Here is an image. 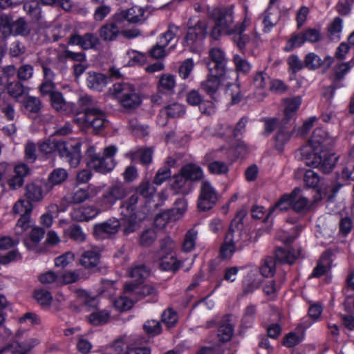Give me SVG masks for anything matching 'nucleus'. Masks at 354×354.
<instances>
[{"mask_svg":"<svg viewBox=\"0 0 354 354\" xmlns=\"http://www.w3.org/2000/svg\"><path fill=\"white\" fill-rule=\"evenodd\" d=\"M81 145V142L77 140L65 142L48 139L39 145V150L45 154L57 151L59 156L65 158L72 167H77L82 158Z\"/></svg>","mask_w":354,"mask_h":354,"instance_id":"1","label":"nucleus"},{"mask_svg":"<svg viewBox=\"0 0 354 354\" xmlns=\"http://www.w3.org/2000/svg\"><path fill=\"white\" fill-rule=\"evenodd\" d=\"M209 17L214 22L211 32V37L214 39H218L223 33L231 35L234 31H245V27L243 23L233 25V11L230 8H214L209 12Z\"/></svg>","mask_w":354,"mask_h":354,"instance_id":"2","label":"nucleus"},{"mask_svg":"<svg viewBox=\"0 0 354 354\" xmlns=\"http://www.w3.org/2000/svg\"><path fill=\"white\" fill-rule=\"evenodd\" d=\"M301 249L279 248L275 251L274 258L267 257L260 268L261 274L265 277H273L276 272V262L281 263L293 264L299 257Z\"/></svg>","mask_w":354,"mask_h":354,"instance_id":"3","label":"nucleus"},{"mask_svg":"<svg viewBox=\"0 0 354 354\" xmlns=\"http://www.w3.org/2000/svg\"><path fill=\"white\" fill-rule=\"evenodd\" d=\"M31 32V28L23 17L15 19L12 15H0V38L6 40L10 36L27 37Z\"/></svg>","mask_w":354,"mask_h":354,"instance_id":"4","label":"nucleus"},{"mask_svg":"<svg viewBox=\"0 0 354 354\" xmlns=\"http://www.w3.org/2000/svg\"><path fill=\"white\" fill-rule=\"evenodd\" d=\"M129 189L121 181H116L109 185L97 199V204L102 211L112 208L118 201H122L128 194Z\"/></svg>","mask_w":354,"mask_h":354,"instance_id":"5","label":"nucleus"},{"mask_svg":"<svg viewBox=\"0 0 354 354\" xmlns=\"http://www.w3.org/2000/svg\"><path fill=\"white\" fill-rule=\"evenodd\" d=\"M113 93L118 99L121 106L128 111L137 109L142 100L135 87L128 83H117L113 86Z\"/></svg>","mask_w":354,"mask_h":354,"instance_id":"6","label":"nucleus"},{"mask_svg":"<svg viewBox=\"0 0 354 354\" xmlns=\"http://www.w3.org/2000/svg\"><path fill=\"white\" fill-rule=\"evenodd\" d=\"M74 120L86 128H92L95 133L103 129L107 122L104 112L96 107L86 108Z\"/></svg>","mask_w":354,"mask_h":354,"instance_id":"7","label":"nucleus"},{"mask_svg":"<svg viewBox=\"0 0 354 354\" xmlns=\"http://www.w3.org/2000/svg\"><path fill=\"white\" fill-rule=\"evenodd\" d=\"M32 205L28 202H17L13 207L15 214H20L15 227V234L18 236L23 234L24 232L30 228L33 221L30 218Z\"/></svg>","mask_w":354,"mask_h":354,"instance_id":"8","label":"nucleus"},{"mask_svg":"<svg viewBox=\"0 0 354 354\" xmlns=\"http://www.w3.org/2000/svg\"><path fill=\"white\" fill-rule=\"evenodd\" d=\"M218 201V194L212 184L207 180L203 181L200 187V194L197 206L200 211L211 209Z\"/></svg>","mask_w":354,"mask_h":354,"instance_id":"9","label":"nucleus"},{"mask_svg":"<svg viewBox=\"0 0 354 354\" xmlns=\"http://www.w3.org/2000/svg\"><path fill=\"white\" fill-rule=\"evenodd\" d=\"M86 156L87 165L97 172L106 174L112 171L115 166L114 160L105 158L104 156L96 153L93 147H90L87 149Z\"/></svg>","mask_w":354,"mask_h":354,"instance_id":"10","label":"nucleus"},{"mask_svg":"<svg viewBox=\"0 0 354 354\" xmlns=\"http://www.w3.org/2000/svg\"><path fill=\"white\" fill-rule=\"evenodd\" d=\"M122 27L123 25L114 14L97 30L98 38L104 42L114 41L120 35Z\"/></svg>","mask_w":354,"mask_h":354,"instance_id":"11","label":"nucleus"},{"mask_svg":"<svg viewBox=\"0 0 354 354\" xmlns=\"http://www.w3.org/2000/svg\"><path fill=\"white\" fill-rule=\"evenodd\" d=\"M21 335L22 332L18 331L16 333L15 339L2 348L0 354H26L39 343L38 340L34 338L21 342L20 339Z\"/></svg>","mask_w":354,"mask_h":354,"instance_id":"12","label":"nucleus"},{"mask_svg":"<svg viewBox=\"0 0 354 354\" xmlns=\"http://www.w3.org/2000/svg\"><path fill=\"white\" fill-rule=\"evenodd\" d=\"M206 25L198 21L194 27L188 29L183 45L194 50L202 44V41L206 35Z\"/></svg>","mask_w":354,"mask_h":354,"instance_id":"13","label":"nucleus"},{"mask_svg":"<svg viewBox=\"0 0 354 354\" xmlns=\"http://www.w3.org/2000/svg\"><path fill=\"white\" fill-rule=\"evenodd\" d=\"M187 202L183 198H178L174 203V206L172 209L162 212L156 216V222L158 225H165L171 221L178 219L187 210Z\"/></svg>","mask_w":354,"mask_h":354,"instance_id":"14","label":"nucleus"},{"mask_svg":"<svg viewBox=\"0 0 354 354\" xmlns=\"http://www.w3.org/2000/svg\"><path fill=\"white\" fill-rule=\"evenodd\" d=\"M247 215L245 209L239 210L234 218L232 221L229 230L225 235V239L229 242L237 244L241 240L243 230V219Z\"/></svg>","mask_w":354,"mask_h":354,"instance_id":"15","label":"nucleus"},{"mask_svg":"<svg viewBox=\"0 0 354 354\" xmlns=\"http://www.w3.org/2000/svg\"><path fill=\"white\" fill-rule=\"evenodd\" d=\"M124 292L136 301L142 299L147 297L153 298L157 295L156 288L151 285H142L140 283H129L124 286Z\"/></svg>","mask_w":354,"mask_h":354,"instance_id":"16","label":"nucleus"},{"mask_svg":"<svg viewBox=\"0 0 354 354\" xmlns=\"http://www.w3.org/2000/svg\"><path fill=\"white\" fill-rule=\"evenodd\" d=\"M115 15L122 25L125 21L131 24H142L147 18V16H145V10L138 6L120 10L115 13Z\"/></svg>","mask_w":354,"mask_h":354,"instance_id":"17","label":"nucleus"},{"mask_svg":"<svg viewBox=\"0 0 354 354\" xmlns=\"http://www.w3.org/2000/svg\"><path fill=\"white\" fill-rule=\"evenodd\" d=\"M100 40L92 32H86L82 35L79 34H73L70 36L68 41V45H77L83 50L95 48L100 45Z\"/></svg>","mask_w":354,"mask_h":354,"instance_id":"18","label":"nucleus"},{"mask_svg":"<svg viewBox=\"0 0 354 354\" xmlns=\"http://www.w3.org/2000/svg\"><path fill=\"white\" fill-rule=\"evenodd\" d=\"M120 221L115 218H111L94 226L93 233L99 239H104L115 235L120 228Z\"/></svg>","mask_w":354,"mask_h":354,"instance_id":"19","label":"nucleus"},{"mask_svg":"<svg viewBox=\"0 0 354 354\" xmlns=\"http://www.w3.org/2000/svg\"><path fill=\"white\" fill-rule=\"evenodd\" d=\"M334 58L330 56H326L324 59H322L319 56L314 53H308L304 58V66L308 70L315 71L320 67H324L326 72L333 64Z\"/></svg>","mask_w":354,"mask_h":354,"instance_id":"20","label":"nucleus"},{"mask_svg":"<svg viewBox=\"0 0 354 354\" xmlns=\"http://www.w3.org/2000/svg\"><path fill=\"white\" fill-rule=\"evenodd\" d=\"M333 140L329 138L328 133L322 128L315 129L308 140V145L313 149L327 147L332 145Z\"/></svg>","mask_w":354,"mask_h":354,"instance_id":"21","label":"nucleus"},{"mask_svg":"<svg viewBox=\"0 0 354 354\" xmlns=\"http://www.w3.org/2000/svg\"><path fill=\"white\" fill-rule=\"evenodd\" d=\"M142 206V201L137 194H133L129 197L124 198L120 205V215H137V212Z\"/></svg>","mask_w":354,"mask_h":354,"instance_id":"22","label":"nucleus"},{"mask_svg":"<svg viewBox=\"0 0 354 354\" xmlns=\"http://www.w3.org/2000/svg\"><path fill=\"white\" fill-rule=\"evenodd\" d=\"M354 66V60L348 62H343L336 65L333 68V75L331 76L332 84L330 88L333 93L335 89L342 86L341 83L345 75L350 71L351 67Z\"/></svg>","mask_w":354,"mask_h":354,"instance_id":"23","label":"nucleus"},{"mask_svg":"<svg viewBox=\"0 0 354 354\" xmlns=\"http://www.w3.org/2000/svg\"><path fill=\"white\" fill-rule=\"evenodd\" d=\"M30 173V169L24 163L17 165L14 168L13 175L8 181V185L12 189L21 187L24 183V178Z\"/></svg>","mask_w":354,"mask_h":354,"instance_id":"24","label":"nucleus"},{"mask_svg":"<svg viewBox=\"0 0 354 354\" xmlns=\"http://www.w3.org/2000/svg\"><path fill=\"white\" fill-rule=\"evenodd\" d=\"M234 332V326L230 316L225 315L220 321L218 326L217 337L219 342L222 343L229 342L232 338Z\"/></svg>","mask_w":354,"mask_h":354,"instance_id":"25","label":"nucleus"},{"mask_svg":"<svg viewBox=\"0 0 354 354\" xmlns=\"http://www.w3.org/2000/svg\"><path fill=\"white\" fill-rule=\"evenodd\" d=\"M299 191V187H295L290 194H283L275 204L269 209L267 216H271L275 212H283L292 208V198L295 194Z\"/></svg>","mask_w":354,"mask_h":354,"instance_id":"26","label":"nucleus"},{"mask_svg":"<svg viewBox=\"0 0 354 354\" xmlns=\"http://www.w3.org/2000/svg\"><path fill=\"white\" fill-rule=\"evenodd\" d=\"M44 196V191L41 185L37 183H28L25 187L24 196L26 200L21 199L17 202H28L32 205V202L41 201Z\"/></svg>","mask_w":354,"mask_h":354,"instance_id":"27","label":"nucleus"},{"mask_svg":"<svg viewBox=\"0 0 354 354\" xmlns=\"http://www.w3.org/2000/svg\"><path fill=\"white\" fill-rule=\"evenodd\" d=\"M171 187L176 194L185 196L192 192L193 184L179 172L174 176Z\"/></svg>","mask_w":354,"mask_h":354,"instance_id":"28","label":"nucleus"},{"mask_svg":"<svg viewBox=\"0 0 354 354\" xmlns=\"http://www.w3.org/2000/svg\"><path fill=\"white\" fill-rule=\"evenodd\" d=\"M120 227L124 235L128 236L140 227V221L137 215H120Z\"/></svg>","mask_w":354,"mask_h":354,"instance_id":"29","label":"nucleus"},{"mask_svg":"<svg viewBox=\"0 0 354 354\" xmlns=\"http://www.w3.org/2000/svg\"><path fill=\"white\" fill-rule=\"evenodd\" d=\"M108 78L104 75L90 71L87 73V86L94 91H101L107 84Z\"/></svg>","mask_w":354,"mask_h":354,"instance_id":"30","label":"nucleus"},{"mask_svg":"<svg viewBox=\"0 0 354 354\" xmlns=\"http://www.w3.org/2000/svg\"><path fill=\"white\" fill-rule=\"evenodd\" d=\"M223 80V79L207 75L206 80L201 82L200 88L212 99H215L214 95L218 91Z\"/></svg>","mask_w":354,"mask_h":354,"instance_id":"31","label":"nucleus"},{"mask_svg":"<svg viewBox=\"0 0 354 354\" xmlns=\"http://www.w3.org/2000/svg\"><path fill=\"white\" fill-rule=\"evenodd\" d=\"M248 121V119L246 117L241 118L234 128L226 124H222L221 129H223V131L220 133L221 136L228 138L233 137L234 138H237L239 136L243 134Z\"/></svg>","mask_w":354,"mask_h":354,"instance_id":"32","label":"nucleus"},{"mask_svg":"<svg viewBox=\"0 0 354 354\" xmlns=\"http://www.w3.org/2000/svg\"><path fill=\"white\" fill-rule=\"evenodd\" d=\"M313 149L309 146H305L301 149L302 160L308 166L318 167L322 162V154Z\"/></svg>","mask_w":354,"mask_h":354,"instance_id":"33","label":"nucleus"},{"mask_svg":"<svg viewBox=\"0 0 354 354\" xmlns=\"http://www.w3.org/2000/svg\"><path fill=\"white\" fill-rule=\"evenodd\" d=\"M23 105L28 113L30 118H35L39 115L42 108V103L39 98L28 95L24 100Z\"/></svg>","mask_w":354,"mask_h":354,"instance_id":"34","label":"nucleus"},{"mask_svg":"<svg viewBox=\"0 0 354 354\" xmlns=\"http://www.w3.org/2000/svg\"><path fill=\"white\" fill-rule=\"evenodd\" d=\"M68 177L66 170L62 168L55 169L48 176V182L45 185L46 192H49L54 186L64 183Z\"/></svg>","mask_w":354,"mask_h":354,"instance_id":"35","label":"nucleus"},{"mask_svg":"<svg viewBox=\"0 0 354 354\" xmlns=\"http://www.w3.org/2000/svg\"><path fill=\"white\" fill-rule=\"evenodd\" d=\"M180 172L192 184L193 182L198 181L203 177V171L201 167L193 163L184 165Z\"/></svg>","mask_w":354,"mask_h":354,"instance_id":"36","label":"nucleus"},{"mask_svg":"<svg viewBox=\"0 0 354 354\" xmlns=\"http://www.w3.org/2000/svg\"><path fill=\"white\" fill-rule=\"evenodd\" d=\"M153 154V147H145L140 148L136 151L129 152L126 154V156L129 158L132 161H135L137 158H139L142 165H148L152 162Z\"/></svg>","mask_w":354,"mask_h":354,"instance_id":"37","label":"nucleus"},{"mask_svg":"<svg viewBox=\"0 0 354 354\" xmlns=\"http://www.w3.org/2000/svg\"><path fill=\"white\" fill-rule=\"evenodd\" d=\"M50 101L52 107L63 114H68L71 111V106L64 99L63 95L59 91L52 93L50 96Z\"/></svg>","mask_w":354,"mask_h":354,"instance_id":"38","label":"nucleus"},{"mask_svg":"<svg viewBox=\"0 0 354 354\" xmlns=\"http://www.w3.org/2000/svg\"><path fill=\"white\" fill-rule=\"evenodd\" d=\"M280 12L278 9H272L270 7L266 10L263 24L264 25L263 31L268 32L276 26L280 19Z\"/></svg>","mask_w":354,"mask_h":354,"instance_id":"39","label":"nucleus"},{"mask_svg":"<svg viewBox=\"0 0 354 354\" xmlns=\"http://www.w3.org/2000/svg\"><path fill=\"white\" fill-rule=\"evenodd\" d=\"M111 317L107 310L95 309L87 317L88 323L93 326H97L106 324Z\"/></svg>","mask_w":354,"mask_h":354,"instance_id":"40","label":"nucleus"},{"mask_svg":"<svg viewBox=\"0 0 354 354\" xmlns=\"http://www.w3.org/2000/svg\"><path fill=\"white\" fill-rule=\"evenodd\" d=\"M176 81L171 75H162L159 80L158 90L159 94L171 95L174 93Z\"/></svg>","mask_w":354,"mask_h":354,"instance_id":"41","label":"nucleus"},{"mask_svg":"<svg viewBox=\"0 0 354 354\" xmlns=\"http://www.w3.org/2000/svg\"><path fill=\"white\" fill-rule=\"evenodd\" d=\"M24 10L33 21L39 22L41 21L42 15L39 0H27L24 3Z\"/></svg>","mask_w":354,"mask_h":354,"instance_id":"42","label":"nucleus"},{"mask_svg":"<svg viewBox=\"0 0 354 354\" xmlns=\"http://www.w3.org/2000/svg\"><path fill=\"white\" fill-rule=\"evenodd\" d=\"M100 254L96 250H87L84 252L80 259V263L85 268L96 267L100 263Z\"/></svg>","mask_w":354,"mask_h":354,"instance_id":"43","label":"nucleus"},{"mask_svg":"<svg viewBox=\"0 0 354 354\" xmlns=\"http://www.w3.org/2000/svg\"><path fill=\"white\" fill-rule=\"evenodd\" d=\"M159 268L164 271L176 272L180 268V262L171 252H167L160 258Z\"/></svg>","mask_w":354,"mask_h":354,"instance_id":"44","label":"nucleus"},{"mask_svg":"<svg viewBox=\"0 0 354 354\" xmlns=\"http://www.w3.org/2000/svg\"><path fill=\"white\" fill-rule=\"evenodd\" d=\"M90 198V192L88 188H77L75 189L71 193L67 194L65 200L72 204H79L84 203Z\"/></svg>","mask_w":354,"mask_h":354,"instance_id":"45","label":"nucleus"},{"mask_svg":"<svg viewBox=\"0 0 354 354\" xmlns=\"http://www.w3.org/2000/svg\"><path fill=\"white\" fill-rule=\"evenodd\" d=\"M98 214V211L91 206L82 207L75 209L72 216L74 219L79 221H89L95 217Z\"/></svg>","mask_w":354,"mask_h":354,"instance_id":"46","label":"nucleus"},{"mask_svg":"<svg viewBox=\"0 0 354 354\" xmlns=\"http://www.w3.org/2000/svg\"><path fill=\"white\" fill-rule=\"evenodd\" d=\"M292 203V209L297 213H305L308 209L309 201L301 194V189L297 192Z\"/></svg>","mask_w":354,"mask_h":354,"instance_id":"47","label":"nucleus"},{"mask_svg":"<svg viewBox=\"0 0 354 354\" xmlns=\"http://www.w3.org/2000/svg\"><path fill=\"white\" fill-rule=\"evenodd\" d=\"M286 108L284 111L286 120L288 121L292 117L294 113L298 110L301 104V97L295 96L294 97L286 98L285 100Z\"/></svg>","mask_w":354,"mask_h":354,"instance_id":"48","label":"nucleus"},{"mask_svg":"<svg viewBox=\"0 0 354 354\" xmlns=\"http://www.w3.org/2000/svg\"><path fill=\"white\" fill-rule=\"evenodd\" d=\"M337 156L334 153H324L322 155V162L319 165V169L324 174L330 173L335 166L337 161Z\"/></svg>","mask_w":354,"mask_h":354,"instance_id":"49","label":"nucleus"},{"mask_svg":"<svg viewBox=\"0 0 354 354\" xmlns=\"http://www.w3.org/2000/svg\"><path fill=\"white\" fill-rule=\"evenodd\" d=\"M260 284V280L256 279L253 273H248L243 282V295L252 293L259 288Z\"/></svg>","mask_w":354,"mask_h":354,"instance_id":"50","label":"nucleus"},{"mask_svg":"<svg viewBox=\"0 0 354 354\" xmlns=\"http://www.w3.org/2000/svg\"><path fill=\"white\" fill-rule=\"evenodd\" d=\"M209 71L208 75L224 80L227 71V62H206Z\"/></svg>","mask_w":354,"mask_h":354,"instance_id":"51","label":"nucleus"},{"mask_svg":"<svg viewBox=\"0 0 354 354\" xmlns=\"http://www.w3.org/2000/svg\"><path fill=\"white\" fill-rule=\"evenodd\" d=\"M185 113L184 106L177 102L169 104L162 110V113H165L167 118H170L181 117Z\"/></svg>","mask_w":354,"mask_h":354,"instance_id":"52","label":"nucleus"},{"mask_svg":"<svg viewBox=\"0 0 354 354\" xmlns=\"http://www.w3.org/2000/svg\"><path fill=\"white\" fill-rule=\"evenodd\" d=\"M130 277L135 279L136 283H140L142 281L149 275V270L144 265L134 266L130 271Z\"/></svg>","mask_w":354,"mask_h":354,"instance_id":"53","label":"nucleus"},{"mask_svg":"<svg viewBox=\"0 0 354 354\" xmlns=\"http://www.w3.org/2000/svg\"><path fill=\"white\" fill-rule=\"evenodd\" d=\"M230 153H233L232 160L244 157L248 153L247 145L241 140H236L233 146L229 149Z\"/></svg>","mask_w":354,"mask_h":354,"instance_id":"54","label":"nucleus"},{"mask_svg":"<svg viewBox=\"0 0 354 354\" xmlns=\"http://www.w3.org/2000/svg\"><path fill=\"white\" fill-rule=\"evenodd\" d=\"M7 93L13 98L18 100L25 93V87L23 84L19 81H13L7 83Z\"/></svg>","mask_w":354,"mask_h":354,"instance_id":"55","label":"nucleus"},{"mask_svg":"<svg viewBox=\"0 0 354 354\" xmlns=\"http://www.w3.org/2000/svg\"><path fill=\"white\" fill-rule=\"evenodd\" d=\"M156 192L155 187L149 180H142L138 186L136 187L135 193L138 196H142L144 198H151Z\"/></svg>","mask_w":354,"mask_h":354,"instance_id":"56","label":"nucleus"},{"mask_svg":"<svg viewBox=\"0 0 354 354\" xmlns=\"http://www.w3.org/2000/svg\"><path fill=\"white\" fill-rule=\"evenodd\" d=\"M57 59L59 62H64L67 59L78 63L86 62V57L84 53H75L69 50H66L63 53L58 55Z\"/></svg>","mask_w":354,"mask_h":354,"instance_id":"57","label":"nucleus"},{"mask_svg":"<svg viewBox=\"0 0 354 354\" xmlns=\"http://www.w3.org/2000/svg\"><path fill=\"white\" fill-rule=\"evenodd\" d=\"M285 281V277L282 276L279 279L268 281L263 287V292L268 296L274 297L281 288V284Z\"/></svg>","mask_w":354,"mask_h":354,"instance_id":"58","label":"nucleus"},{"mask_svg":"<svg viewBox=\"0 0 354 354\" xmlns=\"http://www.w3.org/2000/svg\"><path fill=\"white\" fill-rule=\"evenodd\" d=\"M198 232L194 229H191L186 233L182 246L183 251L188 252L194 248Z\"/></svg>","mask_w":354,"mask_h":354,"instance_id":"59","label":"nucleus"},{"mask_svg":"<svg viewBox=\"0 0 354 354\" xmlns=\"http://www.w3.org/2000/svg\"><path fill=\"white\" fill-rule=\"evenodd\" d=\"M66 232L74 241L82 243L86 240V235L78 225H71L66 230Z\"/></svg>","mask_w":354,"mask_h":354,"instance_id":"60","label":"nucleus"},{"mask_svg":"<svg viewBox=\"0 0 354 354\" xmlns=\"http://www.w3.org/2000/svg\"><path fill=\"white\" fill-rule=\"evenodd\" d=\"M143 330L149 336H156L162 332L161 324L154 319L147 320L143 324Z\"/></svg>","mask_w":354,"mask_h":354,"instance_id":"61","label":"nucleus"},{"mask_svg":"<svg viewBox=\"0 0 354 354\" xmlns=\"http://www.w3.org/2000/svg\"><path fill=\"white\" fill-rule=\"evenodd\" d=\"M257 306L253 304L248 306L244 310L242 317V326L245 328H250L255 318Z\"/></svg>","mask_w":354,"mask_h":354,"instance_id":"62","label":"nucleus"},{"mask_svg":"<svg viewBox=\"0 0 354 354\" xmlns=\"http://www.w3.org/2000/svg\"><path fill=\"white\" fill-rule=\"evenodd\" d=\"M353 227V221L352 218L348 215H341L339 221V233L343 236H346L352 231Z\"/></svg>","mask_w":354,"mask_h":354,"instance_id":"63","label":"nucleus"},{"mask_svg":"<svg viewBox=\"0 0 354 354\" xmlns=\"http://www.w3.org/2000/svg\"><path fill=\"white\" fill-rule=\"evenodd\" d=\"M34 296L39 304L44 308L48 307L53 299L50 292L44 289L35 290Z\"/></svg>","mask_w":354,"mask_h":354,"instance_id":"64","label":"nucleus"}]
</instances>
